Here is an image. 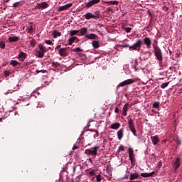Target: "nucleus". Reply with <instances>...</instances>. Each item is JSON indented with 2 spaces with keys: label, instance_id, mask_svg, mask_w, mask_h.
Segmentation results:
<instances>
[{
  "label": "nucleus",
  "instance_id": "f257e3e1",
  "mask_svg": "<svg viewBox=\"0 0 182 182\" xmlns=\"http://www.w3.org/2000/svg\"><path fill=\"white\" fill-rule=\"evenodd\" d=\"M154 53L156 58V60H159V63H162L163 62V53L161 52V49L159 48L157 44H153Z\"/></svg>",
  "mask_w": 182,
  "mask_h": 182
},
{
  "label": "nucleus",
  "instance_id": "f03ea898",
  "mask_svg": "<svg viewBox=\"0 0 182 182\" xmlns=\"http://www.w3.org/2000/svg\"><path fill=\"white\" fill-rule=\"evenodd\" d=\"M128 127L130 132H132V134L137 137V131L136 130V126L134 125V122L132 118H129L128 119Z\"/></svg>",
  "mask_w": 182,
  "mask_h": 182
},
{
  "label": "nucleus",
  "instance_id": "7ed1b4c3",
  "mask_svg": "<svg viewBox=\"0 0 182 182\" xmlns=\"http://www.w3.org/2000/svg\"><path fill=\"white\" fill-rule=\"evenodd\" d=\"M141 45H143V41L138 40L133 46H129V50H140L141 48Z\"/></svg>",
  "mask_w": 182,
  "mask_h": 182
},
{
  "label": "nucleus",
  "instance_id": "20e7f679",
  "mask_svg": "<svg viewBox=\"0 0 182 182\" xmlns=\"http://www.w3.org/2000/svg\"><path fill=\"white\" fill-rule=\"evenodd\" d=\"M38 48L39 50L38 51V58H43V56H45V53L48 52L49 49L41 44H39Z\"/></svg>",
  "mask_w": 182,
  "mask_h": 182
},
{
  "label": "nucleus",
  "instance_id": "39448f33",
  "mask_svg": "<svg viewBox=\"0 0 182 182\" xmlns=\"http://www.w3.org/2000/svg\"><path fill=\"white\" fill-rule=\"evenodd\" d=\"M133 83H134V80L128 79V80H124V81L122 82L121 83H119L117 85V89H119V87H124V86H127L129 85H133Z\"/></svg>",
  "mask_w": 182,
  "mask_h": 182
},
{
  "label": "nucleus",
  "instance_id": "423d86ee",
  "mask_svg": "<svg viewBox=\"0 0 182 182\" xmlns=\"http://www.w3.org/2000/svg\"><path fill=\"white\" fill-rule=\"evenodd\" d=\"M97 150H99V146H95L91 149H86L85 154H90L91 156H97Z\"/></svg>",
  "mask_w": 182,
  "mask_h": 182
},
{
  "label": "nucleus",
  "instance_id": "0eeeda50",
  "mask_svg": "<svg viewBox=\"0 0 182 182\" xmlns=\"http://www.w3.org/2000/svg\"><path fill=\"white\" fill-rule=\"evenodd\" d=\"M100 2V0H90L87 3L85 4V8H92L93 5H96Z\"/></svg>",
  "mask_w": 182,
  "mask_h": 182
},
{
  "label": "nucleus",
  "instance_id": "6e6552de",
  "mask_svg": "<svg viewBox=\"0 0 182 182\" xmlns=\"http://www.w3.org/2000/svg\"><path fill=\"white\" fill-rule=\"evenodd\" d=\"M48 6L49 4L46 1L37 4V8L38 9H46Z\"/></svg>",
  "mask_w": 182,
  "mask_h": 182
},
{
  "label": "nucleus",
  "instance_id": "1a4fd4ad",
  "mask_svg": "<svg viewBox=\"0 0 182 182\" xmlns=\"http://www.w3.org/2000/svg\"><path fill=\"white\" fill-rule=\"evenodd\" d=\"M84 18H85V19H97V16L94 15L93 14L90 13V12H87V14H85L83 16Z\"/></svg>",
  "mask_w": 182,
  "mask_h": 182
},
{
  "label": "nucleus",
  "instance_id": "9d476101",
  "mask_svg": "<svg viewBox=\"0 0 182 182\" xmlns=\"http://www.w3.org/2000/svg\"><path fill=\"white\" fill-rule=\"evenodd\" d=\"M68 48H60L58 50V53L60 55L63 56V58H65L66 56H68Z\"/></svg>",
  "mask_w": 182,
  "mask_h": 182
},
{
  "label": "nucleus",
  "instance_id": "9b49d317",
  "mask_svg": "<svg viewBox=\"0 0 182 182\" xmlns=\"http://www.w3.org/2000/svg\"><path fill=\"white\" fill-rule=\"evenodd\" d=\"M144 45H146L147 49H150L151 46V40L150 39V38L145 37L144 38Z\"/></svg>",
  "mask_w": 182,
  "mask_h": 182
},
{
  "label": "nucleus",
  "instance_id": "f8f14e48",
  "mask_svg": "<svg viewBox=\"0 0 182 182\" xmlns=\"http://www.w3.org/2000/svg\"><path fill=\"white\" fill-rule=\"evenodd\" d=\"M72 4H68L64 6H61L58 8V12H62V11H66L69 9V8H72Z\"/></svg>",
  "mask_w": 182,
  "mask_h": 182
},
{
  "label": "nucleus",
  "instance_id": "ddd939ff",
  "mask_svg": "<svg viewBox=\"0 0 182 182\" xmlns=\"http://www.w3.org/2000/svg\"><path fill=\"white\" fill-rule=\"evenodd\" d=\"M139 177H140V174H139V173H137V172L132 173L129 175V180L131 181H133V180H137V178H139Z\"/></svg>",
  "mask_w": 182,
  "mask_h": 182
},
{
  "label": "nucleus",
  "instance_id": "4468645a",
  "mask_svg": "<svg viewBox=\"0 0 182 182\" xmlns=\"http://www.w3.org/2000/svg\"><path fill=\"white\" fill-rule=\"evenodd\" d=\"M129 158L131 161V163H133V159H134V151H133V149L129 148Z\"/></svg>",
  "mask_w": 182,
  "mask_h": 182
},
{
  "label": "nucleus",
  "instance_id": "2eb2a0df",
  "mask_svg": "<svg viewBox=\"0 0 182 182\" xmlns=\"http://www.w3.org/2000/svg\"><path fill=\"white\" fill-rule=\"evenodd\" d=\"M156 174L155 171H152L151 173H141V177H144L145 178H147L148 177H153Z\"/></svg>",
  "mask_w": 182,
  "mask_h": 182
},
{
  "label": "nucleus",
  "instance_id": "dca6fc26",
  "mask_svg": "<svg viewBox=\"0 0 182 182\" xmlns=\"http://www.w3.org/2000/svg\"><path fill=\"white\" fill-rule=\"evenodd\" d=\"M18 58L21 60V62H23L26 58V53L21 51L18 55Z\"/></svg>",
  "mask_w": 182,
  "mask_h": 182
},
{
  "label": "nucleus",
  "instance_id": "f3484780",
  "mask_svg": "<svg viewBox=\"0 0 182 182\" xmlns=\"http://www.w3.org/2000/svg\"><path fill=\"white\" fill-rule=\"evenodd\" d=\"M127 110H129V103H126L122 109V114L124 116H127Z\"/></svg>",
  "mask_w": 182,
  "mask_h": 182
},
{
  "label": "nucleus",
  "instance_id": "a211bd4d",
  "mask_svg": "<svg viewBox=\"0 0 182 182\" xmlns=\"http://www.w3.org/2000/svg\"><path fill=\"white\" fill-rule=\"evenodd\" d=\"M124 132V129H123V128H122L120 130L117 132L118 140H122V139H123Z\"/></svg>",
  "mask_w": 182,
  "mask_h": 182
},
{
  "label": "nucleus",
  "instance_id": "6ab92c4d",
  "mask_svg": "<svg viewBox=\"0 0 182 182\" xmlns=\"http://www.w3.org/2000/svg\"><path fill=\"white\" fill-rule=\"evenodd\" d=\"M151 140L154 146H156V144H157V143L160 141V139H159L158 136H151Z\"/></svg>",
  "mask_w": 182,
  "mask_h": 182
},
{
  "label": "nucleus",
  "instance_id": "aec40b11",
  "mask_svg": "<svg viewBox=\"0 0 182 182\" xmlns=\"http://www.w3.org/2000/svg\"><path fill=\"white\" fill-rule=\"evenodd\" d=\"M106 4H108V5H118L119 1H115V0L109 1H104L103 5H106Z\"/></svg>",
  "mask_w": 182,
  "mask_h": 182
},
{
  "label": "nucleus",
  "instance_id": "412c9836",
  "mask_svg": "<svg viewBox=\"0 0 182 182\" xmlns=\"http://www.w3.org/2000/svg\"><path fill=\"white\" fill-rule=\"evenodd\" d=\"M52 35H53V38H55V39H56V38H58V36H61L62 33L60 32H59V31H58V30H54L52 33Z\"/></svg>",
  "mask_w": 182,
  "mask_h": 182
},
{
  "label": "nucleus",
  "instance_id": "4be33fe9",
  "mask_svg": "<svg viewBox=\"0 0 182 182\" xmlns=\"http://www.w3.org/2000/svg\"><path fill=\"white\" fill-rule=\"evenodd\" d=\"M19 37L18 36H10L9 37V42H18L19 41Z\"/></svg>",
  "mask_w": 182,
  "mask_h": 182
},
{
  "label": "nucleus",
  "instance_id": "5701e85b",
  "mask_svg": "<svg viewBox=\"0 0 182 182\" xmlns=\"http://www.w3.org/2000/svg\"><path fill=\"white\" fill-rule=\"evenodd\" d=\"M119 127H120V123L119 122L114 123L110 126V128L113 129L114 130H117Z\"/></svg>",
  "mask_w": 182,
  "mask_h": 182
},
{
  "label": "nucleus",
  "instance_id": "b1692460",
  "mask_svg": "<svg viewBox=\"0 0 182 182\" xmlns=\"http://www.w3.org/2000/svg\"><path fill=\"white\" fill-rule=\"evenodd\" d=\"M85 38H87V39H96V38H97V36L94 33H90V34H87L85 36Z\"/></svg>",
  "mask_w": 182,
  "mask_h": 182
},
{
  "label": "nucleus",
  "instance_id": "393cba45",
  "mask_svg": "<svg viewBox=\"0 0 182 182\" xmlns=\"http://www.w3.org/2000/svg\"><path fill=\"white\" fill-rule=\"evenodd\" d=\"M92 46L95 49H98V48L100 47V44L99 43V41H92Z\"/></svg>",
  "mask_w": 182,
  "mask_h": 182
},
{
  "label": "nucleus",
  "instance_id": "a878e982",
  "mask_svg": "<svg viewBox=\"0 0 182 182\" xmlns=\"http://www.w3.org/2000/svg\"><path fill=\"white\" fill-rule=\"evenodd\" d=\"M175 169L177 170L180 167V158H177L174 163Z\"/></svg>",
  "mask_w": 182,
  "mask_h": 182
},
{
  "label": "nucleus",
  "instance_id": "bb28decb",
  "mask_svg": "<svg viewBox=\"0 0 182 182\" xmlns=\"http://www.w3.org/2000/svg\"><path fill=\"white\" fill-rule=\"evenodd\" d=\"M80 33L82 36H86V33H87V28H82L80 29Z\"/></svg>",
  "mask_w": 182,
  "mask_h": 182
},
{
  "label": "nucleus",
  "instance_id": "cd10ccee",
  "mask_svg": "<svg viewBox=\"0 0 182 182\" xmlns=\"http://www.w3.org/2000/svg\"><path fill=\"white\" fill-rule=\"evenodd\" d=\"M80 31L79 30H71L70 31V36H75V35H77L79 33Z\"/></svg>",
  "mask_w": 182,
  "mask_h": 182
},
{
  "label": "nucleus",
  "instance_id": "c85d7f7f",
  "mask_svg": "<svg viewBox=\"0 0 182 182\" xmlns=\"http://www.w3.org/2000/svg\"><path fill=\"white\" fill-rule=\"evenodd\" d=\"M76 39H77V37H71L68 39V45H73V42H75V41H76Z\"/></svg>",
  "mask_w": 182,
  "mask_h": 182
},
{
  "label": "nucleus",
  "instance_id": "c756f323",
  "mask_svg": "<svg viewBox=\"0 0 182 182\" xmlns=\"http://www.w3.org/2000/svg\"><path fill=\"white\" fill-rule=\"evenodd\" d=\"M10 65H11V66H14V68H15V66H18V65H19V62L12 60L10 61Z\"/></svg>",
  "mask_w": 182,
  "mask_h": 182
},
{
  "label": "nucleus",
  "instance_id": "7c9ffc66",
  "mask_svg": "<svg viewBox=\"0 0 182 182\" xmlns=\"http://www.w3.org/2000/svg\"><path fill=\"white\" fill-rule=\"evenodd\" d=\"M153 107H154V109H159V107H160V102H155L153 104Z\"/></svg>",
  "mask_w": 182,
  "mask_h": 182
},
{
  "label": "nucleus",
  "instance_id": "2f4dec72",
  "mask_svg": "<svg viewBox=\"0 0 182 182\" xmlns=\"http://www.w3.org/2000/svg\"><path fill=\"white\" fill-rule=\"evenodd\" d=\"M35 45H36V40L32 38L31 41V46L32 48H35Z\"/></svg>",
  "mask_w": 182,
  "mask_h": 182
},
{
  "label": "nucleus",
  "instance_id": "473e14b6",
  "mask_svg": "<svg viewBox=\"0 0 182 182\" xmlns=\"http://www.w3.org/2000/svg\"><path fill=\"white\" fill-rule=\"evenodd\" d=\"M82 51L83 50H81L80 48L79 47L73 49V52H76L77 53H79V52H82Z\"/></svg>",
  "mask_w": 182,
  "mask_h": 182
},
{
  "label": "nucleus",
  "instance_id": "72a5a7b5",
  "mask_svg": "<svg viewBox=\"0 0 182 182\" xmlns=\"http://www.w3.org/2000/svg\"><path fill=\"white\" fill-rule=\"evenodd\" d=\"M169 82H164L161 85V89H166L168 86Z\"/></svg>",
  "mask_w": 182,
  "mask_h": 182
},
{
  "label": "nucleus",
  "instance_id": "f704fd0d",
  "mask_svg": "<svg viewBox=\"0 0 182 182\" xmlns=\"http://www.w3.org/2000/svg\"><path fill=\"white\" fill-rule=\"evenodd\" d=\"M5 46H6L5 42L0 41V48H1V49H5Z\"/></svg>",
  "mask_w": 182,
  "mask_h": 182
},
{
  "label": "nucleus",
  "instance_id": "c9c22d12",
  "mask_svg": "<svg viewBox=\"0 0 182 182\" xmlns=\"http://www.w3.org/2000/svg\"><path fill=\"white\" fill-rule=\"evenodd\" d=\"M19 5H21V2L17 1V2H15V3L13 4V7H14V8H18Z\"/></svg>",
  "mask_w": 182,
  "mask_h": 182
},
{
  "label": "nucleus",
  "instance_id": "e433bc0d",
  "mask_svg": "<svg viewBox=\"0 0 182 182\" xmlns=\"http://www.w3.org/2000/svg\"><path fill=\"white\" fill-rule=\"evenodd\" d=\"M52 65L54 67V68H58V66H60V64H59V63L58 62H53L52 63Z\"/></svg>",
  "mask_w": 182,
  "mask_h": 182
},
{
  "label": "nucleus",
  "instance_id": "4c0bfd02",
  "mask_svg": "<svg viewBox=\"0 0 182 182\" xmlns=\"http://www.w3.org/2000/svg\"><path fill=\"white\" fill-rule=\"evenodd\" d=\"M28 33H33V27L32 26H31L30 28H28Z\"/></svg>",
  "mask_w": 182,
  "mask_h": 182
},
{
  "label": "nucleus",
  "instance_id": "58836bf2",
  "mask_svg": "<svg viewBox=\"0 0 182 182\" xmlns=\"http://www.w3.org/2000/svg\"><path fill=\"white\" fill-rule=\"evenodd\" d=\"M137 66H139V62H137V60H135L134 64V69H135V70H137Z\"/></svg>",
  "mask_w": 182,
  "mask_h": 182
},
{
  "label": "nucleus",
  "instance_id": "ea45409f",
  "mask_svg": "<svg viewBox=\"0 0 182 182\" xmlns=\"http://www.w3.org/2000/svg\"><path fill=\"white\" fill-rule=\"evenodd\" d=\"M9 75H11V72L9 70L4 71V76H6V77H8V76H9Z\"/></svg>",
  "mask_w": 182,
  "mask_h": 182
},
{
  "label": "nucleus",
  "instance_id": "a19ab883",
  "mask_svg": "<svg viewBox=\"0 0 182 182\" xmlns=\"http://www.w3.org/2000/svg\"><path fill=\"white\" fill-rule=\"evenodd\" d=\"M96 179H97V181H98V182L102 181V176H100V174H99L96 176Z\"/></svg>",
  "mask_w": 182,
  "mask_h": 182
},
{
  "label": "nucleus",
  "instance_id": "79ce46f5",
  "mask_svg": "<svg viewBox=\"0 0 182 182\" xmlns=\"http://www.w3.org/2000/svg\"><path fill=\"white\" fill-rule=\"evenodd\" d=\"M46 43L47 45H53V43L52 41H50V40H46Z\"/></svg>",
  "mask_w": 182,
  "mask_h": 182
},
{
  "label": "nucleus",
  "instance_id": "37998d69",
  "mask_svg": "<svg viewBox=\"0 0 182 182\" xmlns=\"http://www.w3.org/2000/svg\"><path fill=\"white\" fill-rule=\"evenodd\" d=\"M131 31H132V28H129V27L125 28V31L127 32V33H130Z\"/></svg>",
  "mask_w": 182,
  "mask_h": 182
},
{
  "label": "nucleus",
  "instance_id": "c03bdc74",
  "mask_svg": "<svg viewBox=\"0 0 182 182\" xmlns=\"http://www.w3.org/2000/svg\"><path fill=\"white\" fill-rule=\"evenodd\" d=\"M159 168H161L163 167V163L161 161H159L157 164Z\"/></svg>",
  "mask_w": 182,
  "mask_h": 182
},
{
  "label": "nucleus",
  "instance_id": "a18cd8bd",
  "mask_svg": "<svg viewBox=\"0 0 182 182\" xmlns=\"http://www.w3.org/2000/svg\"><path fill=\"white\" fill-rule=\"evenodd\" d=\"M45 72H46V70H37L36 71V73H45Z\"/></svg>",
  "mask_w": 182,
  "mask_h": 182
},
{
  "label": "nucleus",
  "instance_id": "49530a36",
  "mask_svg": "<svg viewBox=\"0 0 182 182\" xmlns=\"http://www.w3.org/2000/svg\"><path fill=\"white\" fill-rule=\"evenodd\" d=\"M119 150H122V151H124V146L123 145H120Z\"/></svg>",
  "mask_w": 182,
  "mask_h": 182
},
{
  "label": "nucleus",
  "instance_id": "de8ad7c7",
  "mask_svg": "<svg viewBox=\"0 0 182 182\" xmlns=\"http://www.w3.org/2000/svg\"><path fill=\"white\" fill-rule=\"evenodd\" d=\"M176 144H178V146H180V144H181V141H180V139H178L176 141Z\"/></svg>",
  "mask_w": 182,
  "mask_h": 182
},
{
  "label": "nucleus",
  "instance_id": "09e8293b",
  "mask_svg": "<svg viewBox=\"0 0 182 182\" xmlns=\"http://www.w3.org/2000/svg\"><path fill=\"white\" fill-rule=\"evenodd\" d=\"M119 112H120V110L119 109V108L116 107L114 109V112L115 113H119Z\"/></svg>",
  "mask_w": 182,
  "mask_h": 182
},
{
  "label": "nucleus",
  "instance_id": "8fccbe9b",
  "mask_svg": "<svg viewBox=\"0 0 182 182\" xmlns=\"http://www.w3.org/2000/svg\"><path fill=\"white\" fill-rule=\"evenodd\" d=\"M123 48H129V49H130V46L125 44V45H123Z\"/></svg>",
  "mask_w": 182,
  "mask_h": 182
},
{
  "label": "nucleus",
  "instance_id": "3c124183",
  "mask_svg": "<svg viewBox=\"0 0 182 182\" xmlns=\"http://www.w3.org/2000/svg\"><path fill=\"white\" fill-rule=\"evenodd\" d=\"M90 176H95V171H91L90 172Z\"/></svg>",
  "mask_w": 182,
  "mask_h": 182
},
{
  "label": "nucleus",
  "instance_id": "603ef678",
  "mask_svg": "<svg viewBox=\"0 0 182 182\" xmlns=\"http://www.w3.org/2000/svg\"><path fill=\"white\" fill-rule=\"evenodd\" d=\"M61 46H60V45H58V46H56L55 49H60Z\"/></svg>",
  "mask_w": 182,
  "mask_h": 182
},
{
  "label": "nucleus",
  "instance_id": "864d4df0",
  "mask_svg": "<svg viewBox=\"0 0 182 182\" xmlns=\"http://www.w3.org/2000/svg\"><path fill=\"white\" fill-rule=\"evenodd\" d=\"M73 150H77V146H74L73 147Z\"/></svg>",
  "mask_w": 182,
  "mask_h": 182
},
{
  "label": "nucleus",
  "instance_id": "5fc2aeb1",
  "mask_svg": "<svg viewBox=\"0 0 182 182\" xmlns=\"http://www.w3.org/2000/svg\"><path fill=\"white\" fill-rule=\"evenodd\" d=\"M124 178V180H127V178H129V175L125 176Z\"/></svg>",
  "mask_w": 182,
  "mask_h": 182
},
{
  "label": "nucleus",
  "instance_id": "6e6d98bb",
  "mask_svg": "<svg viewBox=\"0 0 182 182\" xmlns=\"http://www.w3.org/2000/svg\"><path fill=\"white\" fill-rule=\"evenodd\" d=\"M90 132H95L96 133H97V131H96L95 129H90Z\"/></svg>",
  "mask_w": 182,
  "mask_h": 182
},
{
  "label": "nucleus",
  "instance_id": "4d7b16f0",
  "mask_svg": "<svg viewBox=\"0 0 182 182\" xmlns=\"http://www.w3.org/2000/svg\"><path fill=\"white\" fill-rule=\"evenodd\" d=\"M11 0H4V2H6L7 4Z\"/></svg>",
  "mask_w": 182,
  "mask_h": 182
},
{
  "label": "nucleus",
  "instance_id": "13d9d810",
  "mask_svg": "<svg viewBox=\"0 0 182 182\" xmlns=\"http://www.w3.org/2000/svg\"><path fill=\"white\" fill-rule=\"evenodd\" d=\"M155 45H157V40H154Z\"/></svg>",
  "mask_w": 182,
  "mask_h": 182
},
{
  "label": "nucleus",
  "instance_id": "bf43d9fd",
  "mask_svg": "<svg viewBox=\"0 0 182 182\" xmlns=\"http://www.w3.org/2000/svg\"><path fill=\"white\" fill-rule=\"evenodd\" d=\"M48 49H50V50H52V47H49Z\"/></svg>",
  "mask_w": 182,
  "mask_h": 182
},
{
  "label": "nucleus",
  "instance_id": "052dcab7",
  "mask_svg": "<svg viewBox=\"0 0 182 182\" xmlns=\"http://www.w3.org/2000/svg\"><path fill=\"white\" fill-rule=\"evenodd\" d=\"M90 122H93V120H92V119H90V121H89V123H90Z\"/></svg>",
  "mask_w": 182,
  "mask_h": 182
},
{
  "label": "nucleus",
  "instance_id": "680f3d73",
  "mask_svg": "<svg viewBox=\"0 0 182 182\" xmlns=\"http://www.w3.org/2000/svg\"><path fill=\"white\" fill-rule=\"evenodd\" d=\"M2 122V118H0V122Z\"/></svg>",
  "mask_w": 182,
  "mask_h": 182
}]
</instances>
